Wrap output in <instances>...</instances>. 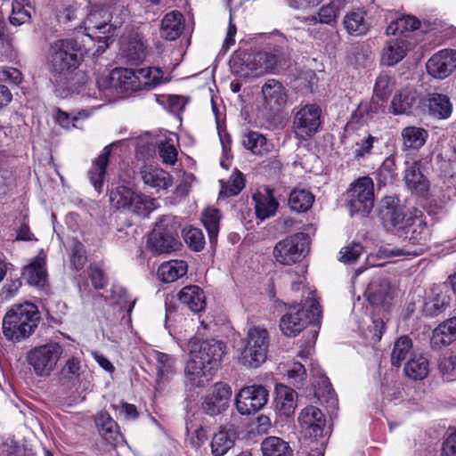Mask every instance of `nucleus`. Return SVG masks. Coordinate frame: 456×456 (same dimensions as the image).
Listing matches in <instances>:
<instances>
[{
    "instance_id": "f257e3e1",
    "label": "nucleus",
    "mask_w": 456,
    "mask_h": 456,
    "mask_svg": "<svg viewBox=\"0 0 456 456\" xmlns=\"http://www.w3.org/2000/svg\"><path fill=\"white\" fill-rule=\"evenodd\" d=\"M225 348V345L219 340L191 339L188 343L189 358L183 370L185 386L191 388L208 386L214 378Z\"/></svg>"
},
{
    "instance_id": "f03ea898",
    "label": "nucleus",
    "mask_w": 456,
    "mask_h": 456,
    "mask_svg": "<svg viewBox=\"0 0 456 456\" xmlns=\"http://www.w3.org/2000/svg\"><path fill=\"white\" fill-rule=\"evenodd\" d=\"M39 312L36 305L25 303L10 309L3 320V332L10 341L28 338L37 327Z\"/></svg>"
},
{
    "instance_id": "7ed1b4c3",
    "label": "nucleus",
    "mask_w": 456,
    "mask_h": 456,
    "mask_svg": "<svg viewBox=\"0 0 456 456\" xmlns=\"http://www.w3.org/2000/svg\"><path fill=\"white\" fill-rule=\"evenodd\" d=\"M417 209L405 210L399 206V200L393 196L383 198L379 205V217L387 231L403 238L419 216Z\"/></svg>"
},
{
    "instance_id": "20e7f679",
    "label": "nucleus",
    "mask_w": 456,
    "mask_h": 456,
    "mask_svg": "<svg viewBox=\"0 0 456 456\" xmlns=\"http://www.w3.org/2000/svg\"><path fill=\"white\" fill-rule=\"evenodd\" d=\"M304 305H290L288 312L281 318L280 327L282 333L288 337L298 335L308 322H316L322 315V311L314 294L308 291Z\"/></svg>"
},
{
    "instance_id": "39448f33",
    "label": "nucleus",
    "mask_w": 456,
    "mask_h": 456,
    "mask_svg": "<svg viewBox=\"0 0 456 456\" xmlns=\"http://www.w3.org/2000/svg\"><path fill=\"white\" fill-rule=\"evenodd\" d=\"M83 60V51L73 39L56 41L52 46L50 71L56 81L62 80L74 71Z\"/></svg>"
},
{
    "instance_id": "423d86ee",
    "label": "nucleus",
    "mask_w": 456,
    "mask_h": 456,
    "mask_svg": "<svg viewBox=\"0 0 456 456\" xmlns=\"http://www.w3.org/2000/svg\"><path fill=\"white\" fill-rule=\"evenodd\" d=\"M238 362L246 368H258L267 358L269 347L268 331L261 327H251L242 341Z\"/></svg>"
},
{
    "instance_id": "0eeeda50",
    "label": "nucleus",
    "mask_w": 456,
    "mask_h": 456,
    "mask_svg": "<svg viewBox=\"0 0 456 456\" xmlns=\"http://www.w3.org/2000/svg\"><path fill=\"white\" fill-rule=\"evenodd\" d=\"M111 19V13L107 8L94 5L83 21L86 36L99 38L97 53H103L109 47L110 37L114 36L116 27L110 23Z\"/></svg>"
},
{
    "instance_id": "6e6552de",
    "label": "nucleus",
    "mask_w": 456,
    "mask_h": 456,
    "mask_svg": "<svg viewBox=\"0 0 456 456\" xmlns=\"http://www.w3.org/2000/svg\"><path fill=\"white\" fill-rule=\"evenodd\" d=\"M112 208L138 216H147L156 208V200L126 186H118L110 193Z\"/></svg>"
},
{
    "instance_id": "1a4fd4ad",
    "label": "nucleus",
    "mask_w": 456,
    "mask_h": 456,
    "mask_svg": "<svg viewBox=\"0 0 456 456\" xmlns=\"http://www.w3.org/2000/svg\"><path fill=\"white\" fill-rule=\"evenodd\" d=\"M180 224L173 216H165L156 224L147 243L149 249L155 254H167L179 247L178 229Z\"/></svg>"
},
{
    "instance_id": "9d476101",
    "label": "nucleus",
    "mask_w": 456,
    "mask_h": 456,
    "mask_svg": "<svg viewBox=\"0 0 456 456\" xmlns=\"http://www.w3.org/2000/svg\"><path fill=\"white\" fill-rule=\"evenodd\" d=\"M346 206L351 216L368 215L374 207V183L371 178L362 176L351 183L346 195Z\"/></svg>"
},
{
    "instance_id": "9b49d317",
    "label": "nucleus",
    "mask_w": 456,
    "mask_h": 456,
    "mask_svg": "<svg viewBox=\"0 0 456 456\" xmlns=\"http://www.w3.org/2000/svg\"><path fill=\"white\" fill-rule=\"evenodd\" d=\"M262 102L258 111L271 121L283 110L288 102V91L280 81L268 79L261 88Z\"/></svg>"
},
{
    "instance_id": "f8f14e48",
    "label": "nucleus",
    "mask_w": 456,
    "mask_h": 456,
    "mask_svg": "<svg viewBox=\"0 0 456 456\" xmlns=\"http://www.w3.org/2000/svg\"><path fill=\"white\" fill-rule=\"evenodd\" d=\"M61 354V345L51 342L30 350L28 354V362L33 367L36 375L48 377L55 369Z\"/></svg>"
},
{
    "instance_id": "ddd939ff",
    "label": "nucleus",
    "mask_w": 456,
    "mask_h": 456,
    "mask_svg": "<svg viewBox=\"0 0 456 456\" xmlns=\"http://www.w3.org/2000/svg\"><path fill=\"white\" fill-rule=\"evenodd\" d=\"M306 248L305 235L302 232L295 233L276 243L273 256L281 265H290L305 257Z\"/></svg>"
},
{
    "instance_id": "4468645a",
    "label": "nucleus",
    "mask_w": 456,
    "mask_h": 456,
    "mask_svg": "<svg viewBox=\"0 0 456 456\" xmlns=\"http://www.w3.org/2000/svg\"><path fill=\"white\" fill-rule=\"evenodd\" d=\"M322 110L316 104H305L295 114L293 131L296 136L306 140L314 136L321 126Z\"/></svg>"
},
{
    "instance_id": "2eb2a0df",
    "label": "nucleus",
    "mask_w": 456,
    "mask_h": 456,
    "mask_svg": "<svg viewBox=\"0 0 456 456\" xmlns=\"http://www.w3.org/2000/svg\"><path fill=\"white\" fill-rule=\"evenodd\" d=\"M245 69H241L243 76L260 77L265 73H274L282 69V60L277 53H255L248 54L244 61Z\"/></svg>"
},
{
    "instance_id": "dca6fc26",
    "label": "nucleus",
    "mask_w": 456,
    "mask_h": 456,
    "mask_svg": "<svg viewBox=\"0 0 456 456\" xmlns=\"http://www.w3.org/2000/svg\"><path fill=\"white\" fill-rule=\"evenodd\" d=\"M268 401V391L261 385L243 387L235 397V404L241 415H250L261 410Z\"/></svg>"
},
{
    "instance_id": "f3484780",
    "label": "nucleus",
    "mask_w": 456,
    "mask_h": 456,
    "mask_svg": "<svg viewBox=\"0 0 456 456\" xmlns=\"http://www.w3.org/2000/svg\"><path fill=\"white\" fill-rule=\"evenodd\" d=\"M232 396V389L229 385L218 382L206 395L202 403V410L210 416L221 414L229 406Z\"/></svg>"
},
{
    "instance_id": "a211bd4d",
    "label": "nucleus",
    "mask_w": 456,
    "mask_h": 456,
    "mask_svg": "<svg viewBox=\"0 0 456 456\" xmlns=\"http://www.w3.org/2000/svg\"><path fill=\"white\" fill-rule=\"evenodd\" d=\"M427 70L436 78H445L456 68V51L444 49L435 53L427 62Z\"/></svg>"
},
{
    "instance_id": "6ab92c4d",
    "label": "nucleus",
    "mask_w": 456,
    "mask_h": 456,
    "mask_svg": "<svg viewBox=\"0 0 456 456\" xmlns=\"http://www.w3.org/2000/svg\"><path fill=\"white\" fill-rule=\"evenodd\" d=\"M22 277L29 285L45 289L47 285L46 256L41 252L22 269Z\"/></svg>"
},
{
    "instance_id": "aec40b11",
    "label": "nucleus",
    "mask_w": 456,
    "mask_h": 456,
    "mask_svg": "<svg viewBox=\"0 0 456 456\" xmlns=\"http://www.w3.org/2000/svg\"><path fill=\"white\" fill-rule=\"evenodd\" d=\"M365 296L373 305L387 306L393 297V289L388 280L385 277H375L368 285Z\"/></svg>"
},
{
    "instance_id": "412c9836",
    "label": "nucleus",
    "mask_w": 456,
    "mask_h": 456,
    "mask_svg": "<svg viewBox=\"0 0 456 456\" xmlns=\"http://www.w3.org/2000/svg\"><path fill=\"white\" fill-rule=\"evenodd\" d=\"M297 403V394L294 389L283 384L276 385L274 405L279 415L289 417L294 414Z\"/></svg>"
},
{
    "instance_id": "4be33fe9",
    "label": "nucleus",
    "mask_w": 456,
    "mask_h": 456,
    "mask_svg": "<svg viewBox=\"0 0 456 456\" xmlns=\"http://www.w3.org/2000/svg\"><path fill=\"white\" fill-rule=\"evenodd\" d=\"M137 82L136 69L118 68L113 69L110 75V87L120 93L137 92Z\"/></svg>"
},
{
    "instance_id": "5701e85b",
    "label": "nucleus",
    "mask_w": 456,
    "mask_h": 456,
    "mask_svg": "<svg viewBox=\"0 0 456 456\" xmlns=\"http://www.w3.org/2000/svg\"><path fill=\"white\" fill-rule=\"evenodd\" d=\"M297 421L300 427L309 430L315 436L322 434L325 427V419L321 410L315 406L308 405L301 410Z\"/></svg>"
},
{
    "instance_id": "b1692460",
    "label": "nucleus",
    "mask_w": 456,
    "mask_h": 456,
    "mask_svg": "<svg viewBox=\"0 0 456 456\" xmlns=\"http://www.w3.org/2000/svg\"><path fill=\"white\" fill-rule=\"evenodd\" d=\"M410 48V41L404 37L389 39L382 50L381 61L388 66H393L401 61Z\"/></svg>"
},
{
    "instance_id": "393cba45",
    "label": "nucleus",
    "mask_w": 456,
    "mask_h": 456,
    "mask_svg": "<svg viewBox=\"0 0 456 456\" xmlns=\"http://www.w3.org/2000/svg\"><path fill=\"white\" fill-rule=\"evenodd\" d=\"M123 53L132 63L142 61L148 53V45L142 35L138 32L130 33L123 45Z\"/></svg>"
},
{
    "instance_id": "a878e982",
    "label": "nucleus",
    "mask_w": 456,
    "mask_h": 456,
    "mask_svg": "<svg viewBox=\"0 0 456 456\" xmlns=\"http://www.w3.org/2000/svg\"><path fill=\"white\" fill-rule=\"evenodd\" d=\"M256 217L267 219L275 215L279 203L273 195L272 190L264 187L253 195Z\"/></svg>"
},
{
    "instance_id": "bb28decb",
    "label": "nucleus",
    "mask_w": 456,
    "mask_h": 456,
    "mask_svg": "<svg viewBox=\"0 0 456 456\" xmlns=\"http://www.w3.org/2000/svg\"><path fill=\"white\" fill-rule=\"evenodd\" d=\"M403 181L413 192L424 195L429 188V183L420 170V165L415 161L409 165L404 172Z\"/></svg>"
},
{
    "instance_id": "cd10ccee",
    "label": "nucleus",
    "mask_w": 456,
    "mask_h": 456,
    "mask_svg": "<svg viewBox=\"0 0 456 456\" xmlns=\"http://www.w3.org/2000/svg\"><path fill=\"white\" fill-rule=\"evenodd\" d=\"M177 297L181 304L186 305L192 312H200L206 306L204 292L197 285L185 286L179 291Z\"/></svg>"
},
{
    "instance_id": "c85d7f7f",
    "label": "nucleus",
    "mask_w": 456,
    "mask_h": 456,
    "mask_svg": "<svg viewBox=\"0 0 456 456\" xmlns=\"http://www.w3.org/2000/svg\"><path fill=\"white\" fill-rule=\"evenodd\" d=\"M142 178L146 185L157 191L166 190L172 184V177L169 173L153 166H145L143 167Z\"/></svg>"
},
{
    "instance_id": "c756f323",
    "label": "nucleus",
    "mask_w": 456,
    "mask_h": 456,
    "mask_svg": "<svg viewBox=\"0 0 456 456\" xmlns=\"http://www.w3.org/2000/svg\"><path fill=\"white\" fill-rule=\"evenodd\" d=\"M456 340V317L450 318L439 324L432 333L431 345L441 348Z\"/></svg>"
},
{
    "instance_id": "7c9ffc66",
    "label": "nucleus",
    "mask_w": 456,
    "mask_h": 456,
    "mask_svg": "<svg viewBox=\"0 0 456 456\" xmlns=\"http://www.w3.org/2000/svg\"><path fill=\"white\" fill-rule=\"evenodd\" d=\"M237 432L232 426L224 427L216 433L211 441V451L215 456L224 455L233 447Z\"/></svg>"
},
{
    "instance_id": "2f4dec72",
    "label": "nucleus",
    "mask_w": 456,
    "mask_h": 456,
    "mask_svg": "<svg viewBox=\"0 0 456 456\" xmlns=\"http://www.w3.org/2000/svg\"><path fill=\"white\" fill-rule=\"evenodd\" d=\"M420 21L414 16L404 15L391 21L387 28V34L409 40L411 33L418 29Z\"/></svg>"
},
{
    "instance_id": "473e14b6",
    "label": "nucleus",
    "mask_w": 456,
    "mask_h": 456,
    "mask_svg": "<svg viewBox=\"0 0 456 456\" xmlns=\"http://www.w3.org/2000/svg\"><path fill=\"white\" fill-rule=\"evenodd\" d=\"M183 29V16L178 11H172L165 15L161 22V37L167 40H175Z\"/></svg>"
},
{
    "instance_id": "72a5a7b5",
    "label": "nucleus",
    "mask_w": 456,
    "mask_h": 456,
    "mask_svg": "<svg viewBox=\"0 0 456 456\" xmlns=\"http://www.w3.org/2000/svg\"><path fill=\"white\" fill-rule=\"evenodd\" d=\"M136 79L138 91L151 90L167 81L164 78L162 70L156 67L136 69Z\"/></svg>"
},
{
    "instance_id": "f704fd0d",
    "label": "nucleus",
    "mask_w": 456,
    "mask_h": 456,
    "mask_svg": "<svg viewBox=\"0 0 456 456\" xmlns=\"http://www.w3.org/2000/svg\"><path fill=\"white\" fill-rule=\"evenodd\" d=\"M110 146H106L102 152L93 161L92 168L89 172L90 181L94 189L101 191L105 177L106 167L110 155Z\"/></svg>"
},
{
    "instance_id": "c9c22d12",
    "label": "nucleus",
    "mask_w": 456,
    "mask_h": 456,
    "mask_svg": "<svg viewBox=\"0 0 456 456\" xmlns=\"http://www.w3.org/2000/svg\"><path fill=\"white\" fill-rule=\"evenodd\" d=\"M154 358L156 360L158 383L168 381L176 372V358L174 355L161 352H155Z\"/></svg>"
},
{
    "instance_id": "e433bc0d",
    "label": "nucleus",
    "mask_w": 456,
    "mask_h": 456,
    "mask_svg": "<svg viewBox=\"0 0 456 456\" xmlns=\"http://www.w3.org/2000/svg\"><path fill=\"white\" fill-rule=\"evenodd\" d=\"M187 270L188 266L186 262L183 260H171L160 265L157 274L160 281L170 283L184 276Z\"/></svg>"
},
{
    "instance_id": "4c0bfd02",
    "label": "nucleus",
    "mask_w": 456,
    "mask_h": 456,
    "mask_svg": "<svg viewBox=\"0 0 456 456\" xmlns=\"http://www.w3.org/2000/svg\"><path fill=\"white\" fill-rule=\"evenodd\" d=\"M418 95L415 90L406 88L397 93L392 100L395 114H409L418 104Z\"/></svg>"
},
{
    "instance_id": "58836bf2",
    "label": "nucleus",
    "mask_w": 456,
    "mask_h": 456,
    "mask_svg": "<svg viewBox=\"0 0 456 456\" xmlns=\"http://www.w3.org/2000/svg\"><path fill=\"white\" fill-rule=\"evenodd\" d=\"M95 423L101 436L109 443H116L121 437L116 421L105 411H101L95 418Z\"/></svg>"
},
{
    "instance_id": "ea45409f",
    "label": "nucleus",
    "mask_w": 456,
    "mask_h": 456,
    "mask_svg": "<svg viewBox=\"0 0 456 456\" xmlns=\"http://www.w3.org/2000/svg\"><path fill=\"white\" fill-rule=\"evenodd\" d=\"M263 456H293V450L283 439L268 436L261 444Z\"/></svg>"
},
{
    "instance_id": "a19ab883",
    "label": "nucleus",
    "mask_w": 456,
    "mask_h": 456,
    "mask_svg": "<svg viewBox=\"0 0 456 456\" xmlns=\"http://www.w3.org/2000/svg\"><path fill=\"white\" fill-rule=\"evenodd\" d=\"M403 239L408 240L412 245L419 247L428 243L430 239V232L422 214L415 220L410 229V233H407Z\"/></svg>"
},
{
    "instance_id": "79ce46f5",
    "label": "nucleus",
    "mask_w": 456,
    "mask_h": 456,
    "mask_svg": "<svg viewBox=\"0 0 456 456\" xmlns=\"http://www.w3.org/2000/svg\"><path fill=\"white\" fill-rule=\"evenodd\" d=\"M428 109L434 117L446 118L452 113V103L447 95L433 93L428 95Z\"/></svg>"
},
{
    "instance_id": "37998d69",
    "label": "nucleus",
    "mask_w": 456,
    "mask_h": 456,
    "mask_svg": "<svg viewBox=\"0 0 456 456\" xmlns=\"http://www.w3.org/2000/svg\"><path fill=\"white\" fill-rule=\"evenodd\" d=\"M241 142L245 149L256 155H265L270 151L266 138L258 132L248 131L244 134Z\"/></svg>"
},
{
    "instance_id": "c03bdc74",
    "label": "nucleus",
    "mask_w": 456,
    "mask_h": 456,
    "mask_svg": "<svg viewBox=\"0 0 456 456\" xmlns=\"http://www.w3.org/2000/svg\"><path fill=\"white\" fill-rule=\"evenodd\" d=\"M401 134L403 147L414 150L422 147L428 138V132L417 126H407L402 130Z\"/></svg>"
},
{
    "instance_id": "a18cd8bd",
    "label": "nucleus",
    "mask_w": 456,
    "mask_h": 456,
    "mask_svg": "<svg viewBox=\"0 0 456 456\" xmlns=\"http://www.w3.org/2000/svg\"><path fill=\"white\" fill-rule=\"evenodd\" d=\"M343 23L347 33L353 36L363 35L369 29L363 12L360 11L348 12L345 16Z\"/></svg>"
},
{
    "instance_id": "49530a36",
    "label": "nucleus",
    "mask_w": 456,
    "mask_h": 456,
    "mask_svg": "<svg viewBox=\"0 0 456 456\" xmlns=\"http://www.w3.org/2000/svg\"><path fill=\"white\" fill-rule=\"evenodd\" d=\"M314 197L311 191L305 189L297 188L293 190L289 198V205L292 210L297 212H305L313 205Z\"/></svg>"
},
{
    "instance_id": "de8ad7c7",
    "label": "nucleus",
    "mask_w": 456,
    "mask_h": 456,
    "mask_svg": "<svg viewBox=\"0 0 456 456\" xmlns=\"http://www.w3.org/2000/svg\"><path fill=\"white\" fill-rule=\"evenodd\" d=\"M428 361L421 354L414 355L405 365V374L415 380H421L428 374Z\"/></svg>"
},
{
    "instance_id": "09e8293b",
    "label": "nucleus",
    "mask_w": 456,
    "mask_h": 456,
    "mask_svg": "<svg viewBox=\"0 0 456 456\" xmlns=\"http://www.w3.org/2000/svg\"><path fill=\"white\" fill-rule=\"evenodd\" d=\"M84 370L81 361L77 357L69 358L61 370V379L65 383L75 382L79 379Z\"/></svg>"
},
{
    "instance_id": "8fccbe9b",
    "label": "nucleus",
    "mask_w": 456,
    "mask_h": 456,
    "mask_svg": "<svg viewBox=\"0 0 456 456\" xmlns=\"http://www.w3.org/2000/svg\"><path fill=\"white\" fill-rule=\"evenodd\" d=\"M412 348V342L407 336L400 337L395 343L392 354L391 362L394 366H400L406 359Z\"/></svg>"
},
{
    "instance_id": "3c124183",
    "label": "nucleus",
    "mask_w": 456,
    "mask_h": 456,
    "mask_svg": "<svg viewBox=\"0 0 456 456\" xmlns=\"http://www.w3.org/2000/svg\"><path fill=\"white\" fill-rule=\"evenodd\" d=\"M220 213L216 208H207L203 211L201 221L207 229L210 241L216 239L219 232Z\"/></svg>"
},
{
    "instance_id": "603ef678",
    "label": "nucleus",
    "mask_w": 456,
    "mask_h": 456,
    "mask_svg": "<svg viewBox=\"0 0 456 456\" xmlns=\"http://www.w3.org/2000/svg\"><path fill=\"white\" fill-rule=\"evenodd\" d=\"M395 158L394 156H389L385 159L378 171V183L379 185L391 183L395 180Z\"/></svg>"
},
{
    "instance_id": "864d4df0",
    "label": "nucleus",
    "mask_w": 456,
    "mask_h": 456,
    "mask_svg": "<svg viewBox=\"0 0 456 456\" xmlns=\"http://www.w3.org/2000/svg\"><path fill=\"white\" fill-rule=\"evenodd\" d=\"M183 238L189 248L194 251H200L205 245L202 231L196 227H186L183 230Z\"/></svg>"
},
{
    "instance_id": "5fc2aeb1",
    "label": "nucleus",
    "mask_w": 456,
    "mask_h": 456,
    "mask_svg": "<svg viewBox=\"0 0 456 456\" xmlns=\"http://www.w3.org/2000/svg\"><path fill=\"white\" fill-rule=\"evenodd\" d=\"M28 0H14L12 4L10 22L14 26H20L30 20L29 12L25 9Z\"/></svg>"
},
{
    "instance_id": "6e6d98bb",
    "label": "nucleus",
    "mask_w": 456,
    "mask_h": 456,
    "mask_svg": "<svg viewBox=\"0 0 456 456\" xmlns=\"http://www.w3.org/2000/svg\"><path fill=\"white\" fill-rule=\"evenodd\" d=\"M395 87V80L387 74H381L376 80L374 93L382 101L387 100Z\"/></svg>"
},
{
    "instance_id": "4d7b16f0",
    "label": "nucleus",
    "mask_w": 456,
    "mask_h": 456,
    "mask_svg": "<svg viewBox=\"0 0 456 456\" xmlns=\"http://www.w3.org/2000/svg\"><path fill=\"white\" fill-rule=\"evenodd\" d=\"M69 248L70 250L71 265L76 270L82 269L87 259L84 245L77 240H72L69 242Z\"/></svg>"
},
{
    "instance_id": "13d9d810",
    "label": "nucleus",
    "mask_w": 456,
    "mask_h": 456,
    "mask_svg": "<svg viewBox=\"0 0 456 456\" xmlns=\"http://www.w3.org/2000/svg\"><path fill=\"white\" fill-rule=\"evenodd\" d=\"M450 297L443 293H436L434 297L425 305V310L431 315H437L449 305Z\"/></svg>"
},
{
    "instance_id": "bf43d9fd",
    "label": "nucleus",
    "mask_w": 456,
    "mask_h": 456,
    "mask_svg": "<svg viewBox=\"0 0 456 456\" xmlns=\"http://www.w3.org/2000/svg\"><path fill=\"white\" fill-rule=\"evenodd\" d=\"M337 12V5L330 4L322 6L319 10L317 16L313 15L306 20L313 22L319 21L320 23L331 25L336 21Z\"/></svg>"
},
{
    "instance_id": "052dcab7",
    "label": "nucleus",
    "mask_w": 456,
    "mask_h": 456,
    "mask_svg": "<svg viewBox=\"0 0 456 456\" xmlns=\"http://www.w3.org/2000/svg\"><path fill=\"white\" fill-rule=\"evenodd\" d=\"M422 248H417L415 249H410L405 248H390L384 247L379 249L377 255L380 258H394L398 256H418L421 254Z\"/></svg>"
},
{
    "instance_id": "680f3d73",
    "label": "nucleus",
    "mask_w": 456,
    "mask_h": 456,
    "mask_svg": "<svg viewBox=\"0 0 456 456\" xmlns=\"http://www.w3.org/2000/svg\"><path fill=\"white\" fill-rule=\"evenodd\" d=\"M362 253V247L359 243L352 242L342 248L339 252V260L345 264L354 263Z\"/></svg>"
},
{
    "instance_id": "e2e57ef3",
    "label": "nucleus",
    "mask_w": 456,
    "mask_h": 456,
    "mask_svg": "<svg viewBox=\"0 0 456 456\" xmlns=\"http://www.w3.org/2000/svg\"><path fill=\"white\" fill-rule=\"evenodd\" d=\"M22 79V74L18 69L7 66L0 68V82H7L18 86Z\"/></svg>"
},
{
    "instance_id": "0e129e2a",
    "label": "nucleus",
    "mask_w": 456,
    "mask_h": 456,
    "mask_svg": "<svg viewBox=\"0 0 456 456\" xmlns=\"http://www.w3.org/2000/svg\"><path fill=\"white\" fill-rule=\"evenodd\" d=\"M440 169L444 172L446 178L445 183L448 187H454L456 191V160L453 157L448 160L441 162Z\"/></svg>"
},
{
    "instance_id": "69168bd1",
    "label": "nucleus",
    "mask_w": 456,
    "mask_h": 456,
    "mask_svg": "<svg viewBox=\"0 0 456 456\" xmlns=\"http://www.w3.org/2000/svg\"><path fill=\"white\" fill-rule=\"evenodd\" d=\"M159 152L165 164L174 165L176 161L177 151L168 140L159 144Z\"/></svg>"
},
{
    "instance_id": "338daca9",
    "label": "nucleus",
    "mask_w": 456,
    "mask_h": 456,
    "mask_svg": "<svg viewBox=\"0 0 456 456\" xmlns=\"http://www.w3.org/2000/svg\"><path fill=\"white\" fill-rule=\"evenodd\" d=\"M441 373L447 376V379L456 376V355L451 354L443 357L438 362Z\"/></svg>"
},
{
    "instance_id": "774afa93",
    "label": "nucleus",
    "mask_w": 456,
    "mask_h": 456,
    "mask_svg": "<svg viewBox=\"0 0 456 456\" xmlns=\"http://www.w3.org/2000/svg\"><path fill=\"white\" fill-rule=\"evenodd\" d=\"M88 277L91 280L92 285L96 289H103L107 283L104 273L97 266H91L89 268Z\"/></svg>"
}]
</instances>
